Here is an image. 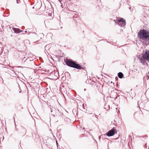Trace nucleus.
<instances>
[{
  "instance_id": "f257e3e1",
  "label": "nucleus",
  "mask_w": 149,
  "mask_h": 149,
  "mask_svg": "<svg viewBox=\"0 0 149 149\" xmlns=\"http://www.w3.org/2000/svg\"><path fill=\"white\" fill-rule=\"evenodd\" d=\"M64 62L66 65L69 67L76 68L77 69L80 70L84 69L81 65L77 63L75 61L71 59H69L67 58L64 60Z\"/></svg>"
},
{
  "instance_id": "f03ea898",
  "label": "nucleus",
  "mask_w": 149,
  "mask_h": 149,
  "mask_svg": "<svg viewBox=\"0 0 149 149\" xmlns=\"http://www.w3.org/2000/svg\"><path fill=\"white\" fill-rule=\"evenodd\" d=\"M138 36L141 39L145 42L148 40L149 42V32L148 31L143 29L140 30L138 32Z\"/></svg>"
},
{
  "instance_id": "7ed1b4c3",
  "label": "nucleus",
  "mask_w": 149,
  "mask_h": 149,
  "mask_svg": "<svg viewBox=\"0 0 149 149\" xmlns=\"http://www.w3.org/2000/svg\"><path fill=\"white\" fill-rule=\"evenodd\" d=\"M115 22L121 27L125 26L126 24L125 20L122 18H120L116 20Z\"/></svg>"
},
{
  "instance_id": "20e7f679",
  "label": "nucleus",
  "mask_w": 149,
  "mask_h": 149,
  "mask_svg": "<svg viewBox=\"0 0 149 149\" xmlns=\"http://www.w3.org/2000/svg\"><path fill=\"white\" fill-rule=\"evenodd\" d=\"M30 61V63H29V64H30V68H29V69H30V70L31 72L32 73H33V72H34V69H32L33 68V67H35V63L33 61V58L32 57L30 58V56H29V61Z\"/></svg>"
},
{
  "instance_id": "39448f33",
  "label": "nucleus",
  "mask_w": 149,
  "mask_h": 149,
  "mask_svg": "<svg viewBox=\"0 0 149 149\" xmlns=\"http://www.w3.org/2000/svg\"><path fill=\"white\" fill-rule=\"evenodd\" d=\"M117 132V130H115L114 127H113L111 130L106 133V135L108 136H111L116 134Z\"/></svg>"
},
{
  "instance_id": "423d86ee",
  "label": "nucleus",
  "mask_w": 149,
  "mask_h": 149,
  "mask_svg": "<svg viewBox=\"0 0 149 149\" xmlns=\"http://www.w3.org/2000/svg\"><path fill=\"white\" fill-rule=\"evenodd\" d=\"M143 59L146 61L149 58V50H146L141 54Z\"/></svg>"
},
{
  "instance_id": "0eeeda50",
  "label": "nucleus",
  "mask_w": 149,
  "mask_h": 149,
  "mask_svg": "<svg viewBox=\"0 0 149 149\" xmlns=\"http://www.w3.org/2000/svg\"><path fill=\"white\" fill-rule=\"evenodd\" d=\"M29 8L30 10L32 9H33V12H35L36 10L35 9L33 4L29 0Z\"/></svg>"
},
{
  "instance_id": "6e6552de",
  "label": "nucleus",
  "mask_w": 149,
  "mask_h": 149,
  "mask_svg": "<svg viewBox=\"0 0 149 149\" xmlns=\"http://www.w3.org/2000/svg\"><path fill=\"white\" fill-rule=\"evenodd\" d=\"M30 86V87L29 88V93L30 94V95H35V91L34 89L32 88L31 87L30 84L29 83V87Z\"/></svg>"
},
{
  "instance_id": "1a4fd4ad",
  "label": "nucleus",
  "mask_w": 149,
  "mask_h": 149,
  "mask_svg": "<svg viewBox=\"0 0 149 149\" xmlns=\"http://www.w3.org/2000/svg\"><path fill=\"white\" fill-rule=\"evenodd\" d=\"M138 59L140 61L141 63L143 65H146V64H147V63L145 61H146V60L143 59L141 57V58H139Z\"/></svg>"
},
{
  "instance_id": "9d476101",
  "label": "nucleus",
  "mask_w": 149,
  "mask_h": 149,
  "mask_svg": "<svg viewBox=\"0 0 149 149\" xmlns=\"http://www.w3.org/2000/svg\"><path fill=\"white\" fill-rule=\"evenodd\" d=\"M13 30L14 32L16 33H19L22 31V30L18 28H15Z\"/></svg>"
},
{
  "instance_id": "9b49d317",
  "label": "nucleus",
  "mask_w": 149,
  "mask_h": 149,
  "mask_svg": "<svg viewBox=\"0 0 149 149\" xmlns=\"http://www.w3.org/2000/svg\"><path fill=\"white\" fill-rule=\"evenodd\" d=\"M118 77L120 79H122L124 76L122 72H119L118 73Z\"/></svg>"
},
{
  "instance_id": "f8f14e48",
  "label": "nucleus",
  "mask_w": 149,
  "mask_h": 149,
  "mask_svg": "<svg viewBox=\"0 0 149 149\" xmlns=\"http://www.w3.org/2000/svg\"><path fill=\"white\" fill-rule=\"evenodd\" d=\"M72 111L74 115L77 114L78 112L76 109H73Z\"/></svg>"
},
{
  "instance_id": "ddd939ff",
  "label": "nucleus",
  "mask_w": 149,
  "mask_h": 149,
  "mask_svg": "<svg viewBox=\"0 0 149 149\" xmlns=\"http://www.w3.org/2000/svg\"><path fill=\"white\" fill-rule=\"evenodd\" d=\"M76 13V12L75 11H71L70 13V14L72 15V17H73V16Z\"/></svg>"
},
{
  "instance_id": "4468645a",
  "label": "nucleus",
  "mask_w": 149,
  "mask_h": 149,
  "mask_svg": "<svg viewBox=\"0 0 149 149\" xmlns=\"http://www.w3.org/2000/svg\"><path fill=\"white\" fill-rule=\"evenodd\" d=\"M77 14L76 13L73 16V17H72L73 19V20H75V18H77Z\"/></svg>"
},
{
  "instance_id": "2eb2a0df",
  "label": "nucleus",
  "mask_w": 149,
  "mask_h": 149,
  "mask_svg": "<svg viewBox=\"0 0 149 149\" xmlns=\"http://www.w3.org/2000/svg\"><path fill=\"white\" fill-rule=\"evenodd\" d=\"M24 84L25 85V86H26V87L27 88V95H28V88H27V87L26 85V84L25 83H24Z\"/></svg>"
},
{
  "instance_id": "dca6fc26",
  "label": "nucleus",
  "mask_w": 149,
  "mask_h": 149,
  "mask_svg": "<svg viewBox=\"0 0 149 149\" xmlns=\"http://www.w3.org/2000/svg\"><path fill=\"white\" fill-rule=\"evenodd\" d=\"M32 34L33 35V36L34 37H37V35L36 33H32Z\"/></svg>"
},
{
  "instance_id": "f3484780",
  "label": "nucleus",
  "mask_w": 149,
  "mask_h": 149,
  "mask_svg": "<svg viewBox=\"0 0 149 149\" xmlns=\"http://www.w3.org/2000/svg\"><path fill=\"white\" fill-rule=\"evenodd\" d=\"M109 140V139L107 138H104V140L105 141H108Z\"/></svg>"
},
{
  "instance_id": "a211bd4d",
  "label": "nucleus",
  "mask_w": 149,
  "mask_h": 149,
  "mask_svg": "<svg viewBox=\"0 0 149 149\" xmlns=\"http://www.w3.org/2000/svg\"><path fill=\"white\" fill-rule=\"evenodd\" d=\"M20 0H17L16 2L17 3H20Z\"/></svg>"
},
{
  "instance_id": "6ab92c4d",
  "label": "nucleus",
  "mask_w": 149,
  "mask_h": 149,
  "mask_svg": "<svg viewBox=\"0 0 149 149\" xmlns=\"http://www.w3.org/2000/svg\"><path fill=\"white\" fill-rule=\"evenodd\" d=\"M51 112H52V111L53 110H56V109L55 108H54L52 109L51 108Z\"/></svg>"
},
{
  "instance_id": "aec40b11",
  "label": "nucleus",
  "mask_w": 149,
  "mask_h": 149,
  "mask_svg": "<svg viewBox=\"0 0 149 149\" xmlns=\"http://www.w3.org/2000/svg\"><path fill=\"white\" fill-rule=\"evenodd\" d=\"M38 42H39L38 40H37V41H36L35 42H33V43H36L37 44H38Z\"/></svg>"
},
{
  "instance_id": "412c9836",
  "label": "nucleus",
  "mask_w": 149,
  "mask_h": 149,
  "mask_svg": "<svg viewBox=\"0 0 149 149\" xmlns=\"http://www.w3.org/2000/svg\"><path fill=\"white\" fill-rule=\"evenodd\" d=\"M147 74H148V73L147 74V76H146V78L147 77V79H148L149 78V76L148 75H147Z\"/></svg>"
},
{
  "instance_id": "4be33fe9",
  "label": "nucleus",
  "mask_w": 149,
  "mask_h": 149,
  "mask_svg": "<svg viewBox=\"0 0 149 149\" xmlns=\"http://www.w3.org/2000/svg\"><path fill=\"white\" fill-rule=\"evenodd\" d=\"M59 2H60L61 4V1L62 0H58Z\"/></svg>"
},
{
  "instance_id": "5701e85b",
  "label": "nucleus",
  "mask_w": 149,
  "mask_h": 149,
  "mask_svg": "<svg viewBox=\"0 0 149 149\" xmlns=\"http://www.w3.org/2000/svg\"><path fill=\"white\" fill-rule=\"evenodd\" d=\"M142 10L143 11V14H144L145 12L144 11V9H143Z\"/></svg>"
},
{
  "instance_id": "b1692460",
  "label": "nucleus",
  "mask_w": 149,
  "mask_h": 149,
  "mask_svg": "<svg viewBox=\"0 0 149 149\" xmlns=\"http://www.w3.org/2000/svg\"><path fill=\"white\" fill-rule=\"evenodd\" d=\"M26 10H27H27L26 9V15H27V12H26Z\"/></svg>"
},
{
  "instance_id": "393cba45",
  "label": "nucleus",
  "mask_w": 149,
  "mask_h": 149,
  "mask_svg": "<svg viewBox=\"0 0 149 149\" xmlns=\"http://www.w3.org/2000/svg\"><path fill=\"white\" fill-rule=\"evenodd\" d=\"M56 144L57 146H58V143L57 141V140H56Z\"/></svg>"
},
{
  "instance_id": "a878e982",
  "label": "nucleus",
  "mask_w": 149,
  "mask_h": 149,
  "mask_svg": "<svg viewBox=\"0 0 149 149\" xmlns=\"http://www.w3.org/2000/svg\"><path fill=\"white\" fill-rule=\"evenodd\" d=\"M21 129H24V127H22V126L21 127Z\"/></svg>"
},
{
  "instance_id": "bb28decb",
  "label": "nucleus",
  "mask_w": 149,
  "mask_h": 149,
  "mask_svg": "<svg viewBox=\"0 0 149 149\" xmlns=\"http://www.w3.org/2000/svg\"><path fill=\"white\" fill-rule=\"evenodd\" d=\"M146 61H148V62L149 63V58L148 59H147V60H146Z\"/></svg>"
},
{
  "instance_id": "cd10ccee",
  "label": "nucleus",
  "mask_w": 149,
  "mask_h": 149,
  "mask_svg": "<svg viewBox=\"0 0 149 149\" xmlns=\"http://www.w3.org/2000/svg\"><path fill=\"white\" fill-rule=\"evenodd\" d=\"M115 79L116 80L118 79V77H116L115 78Z\"/></svg>"
},
{
  "instance_id": "c85d7f7f",
  "label": "nucleus",
  "mask_w": 149,
  "mask_h": 149,
  "mask_svg": "<svg viewBox=\"0 0 149 149\" xmlns=\"http://www.w3.org/2000/svg\"><path fill=\"white\" fill-rule=\"evenodd\" d=\"M18 87H19V89H20V86H19V84H18Z\"/></svg>"
},
{
  "instance_id": "c756f323",
  "label": "nucleus",
  "mask_w": 149,
  "mask_h": 149,
  "mask_svg": "<svg viewBox=\"0 0 149 149\" xmlns=\"http://www.w3.org/2000/svg\"><path fill=\"white\" fill-rule=\"evenodd\" d=\"M144 137H145V138H146V137L147 138V137H148V136H147V135L145 136H144Z\"/></svg>"
},
{
  "instance_id": "7c9ffc66",
  "label": "nucleus",
  "mask_w": 149,
  "mask_h": 149,
  "mask_svg": "<svg viewBox=\"0 0 149 149\" xmlns=\"http://www.w3.org/2000/svg\"><path fill=\"white\" fill-rule=\"evenodd\" d=\"M144 137H145V138H146V137L147 138V137H148V136H147V135L145 136H144Z\"/></svg>"
},
{
  "instance_id": "2f4dec72",
  "label": "nucleus",
  "mask_w": 149,
  "mask_h": 149,
  "mask_svg": "<svg viewBox=\"0 0 149 149\" xmlns=\"http://www.w3.org/2000/svg\"><path fill=\"white\" fill-rule=\"evenodd\" d=\"M22 92V90H20V91H19V93H21Z\"/></svg>"
},
{
  "instance_id": "473e14b6",
  "label": "nucleus",
  "mask_w": 149,
  "mask_h": 149,
  "mask_svg": "<svg viewBox=\"0 0 149 149\" xmlns=\"http://www.w3.org/2000/svg\"><path fill=\"white\" fill-rule=\"evenodd\" d=\"M61 6L62 8H63V5H62V4H61Z\"/></svg>"
},
{
  "instance_id": "72a5a7b5",
  "label": "nucleus",
  "mask_w": 149,
  "mask_h": 149,
  "mask_svg": "<svg viewBox=\"0 0 149 149\" xmlns=\"http://www.w3.org/2000/svg\"><path fill=\"white\" fill-rule=\"evenodd\" d=\"M24 32H25V33H26V32H27V31H24Z\"/></svg>"
},
{
  "instance_id": "f704fd0d",
  "label": "nucleus",
  "mask_w": 149,
  "mask_h": 149,
  "mask_svg": "<svg viewBox=\"0 0 149 149\" xmlns=\"http://www.w3.org/2000/svg\"><path fill=\"white\" fill-rule=\"evenodd\" d=\"M52 116H53L54 117L55 116L54 114H52Z\"/></svg>"
},
{
  "instance_id": "c9c22d12",
  "label": "nucleus",
  "mask_w": 149,
  "mask_h": 149,
  "mask_svg": "<svg viewBox=\"0 0 149 149\" xmlns=\"http://www.w3.org/2000/svg\"><path fill=\"white\" fill-rule=\"evenodd\" d=\"M129 9L130 10V9H131V7H129Z\"/></svg>"
},
{
  "instance_id": "e433bc0d",
  "label": "nucleus",
  "mask_w": 149,
  "mask_h": 149,
  "mask_svg": "<svg viewBox=\"0 0 149 149\" xmlns=\"http://www.w3.org/2000/svg\"><path fill=\"white\" fill-rule=\"evenodd\" d=\"M146 65H148V63H147V64H146Z\"/></svg>"
},
{
  "instance_id": "4c0bfd02",
  "label": "nucleus",
  "mask_w": 149,
  "mask_h": 149,
  "mask_svg": "<svg viewBox=\"0 0 149 149\" xmlns=\"http://www.w3.org/2000/svg\"><path fill=\"white\" fill-rule=\"evenodd\" d=\"M66 73L68 74V72H66L65 73V74H66Z\"/></svg>"
},
{
  "instance_id": "58836bf2",
  "label": "nucleus",
  "mask_w": 149,
  "mask_h": 149,
  "mask_svg": "<svg viewBox=\"0 0 149 149\" xmlns=\"http://www.w3.org/2000/svg\"><path fill=\"white\" fill-rule=\"evenodd\" d=\"M87 80L86 81V83H87Z\"/></svg>"
},
{
  "instance_id": "ea45409f",
  "label": "nucleus",
  "mask_w": 149,
  "mask_h": 149,
  "mask_svg": "<svg viewBox=\"0 0 149 149\" xmlns=\"http://www.w3.org/2000/svg\"><path fill=\"white\" fill-rule=\"evenodd\" d=\"M1 138H0V141H1Z\"/></svg>"
},
{
  "instance_id": "a19ab883",
  "label": "nucleus",
  "mask_w": 149,
  "mask_h": 149,
  "mask_svg": "<svg viewBox=\"0 0 149 149\" xmlns=\"http://www.w3.org/2000/svg\"><path fill=\"white\" fill-rule=\"evenodd\" d=\"M84 129H85V128H84H84H83V129L84 130Z\"/></svg>"
},
{
  "instance_id": "79ce46f5",
  "label": "nucleus",
  "mask_w": 149,
  "mask_h": 149,
  "mask_svg": "<svg viewBox=\"0 0 149 149\" xmlns=\"http://www.w3.org/2000/svg\"><path fill=\"white\" fill-rule=\"evenodd\" d=\"M17 130H18V129H16V131H17Z\"/></svg>"
},
{
  "instance_id": "37998d69",
  "label": "nucleus",
  "mask_w": 149,
  "mask_h": 149,
  "mask_svg": "<svg viewBox=\"0 0 149 149\" xmlns=\"http://www.w3.org/2000/svg\"><path fill=\"white\" fill-rule=\"evenodd\" d=\"M13 118H14V120H15V117H13Z\"/></svg>"
},
{
  "instance_id": "c03bdc74",
  "label": "nucleus",
  "mask_w": 149,
  "mask_h": 149,
  "mask_svg": "<svg viewBox=\"0 0 149 149\" xmlns=\"http://www.w3.org/2000/svg\"><path fill=\"white\" fill-rule=\"evenodd\" d=\"M86 89H84V91H86Z\"/></svg>"
},
{
  "instance_id": "a18cd8bd",
  "label": "nucleus",
  "mask_w": 149,
  "mask_h": 149,
  "mask_svg": "<svg viewBox=\"0 0 149 149\" xmlns=\"http://www.w3.org/2000/svg\"><path fill=\"white\" fill-rule=\"evenodd\" d=\"M148 75H149V72H148Z\"/></svg>"
},
{
  "instance_id": "49530a36",
  "label": "nucleus",
  "mask_w": 149,
  "mask_h": 149,
  "mask_svg": "<svg viewBox=\"0 0 149 149\" xmlns=\"http://www.w3.org/2000/svg\"><path fill=\"white\" fill-rule=\"evenodd\" d=\"M24 132H25L26 131L25 130H24Z\"/></svg>"
},
{
  "instance_id": "de8ad7c7",
  "label": "nucleus",
  "mask_w": 149,
  "mask_h": 149,
  "mask_svg": "<svg viewBox=\"0 0 149 149\" xmlns=\"http://www.w3.org/2000/svg\"><path fill=\"white\" fill-rule=\"evenodd\" d=\"M83 108H84V109H85L84 108V107H83Z\"/></svg>"
},
{
  "instance_id": "09e8293b",
  "label": "nucleus",
  "mask_w": 149,
  "mask_h": 149,
  "mask_svg": "<svg viewBox=\"0 0 149 149\" xmlns=\"http://www.w3.org/2000/svg\"><path fill=\"white\" fill-rule=\"evenodd\" d=\"M18 67L20 68V67H22L21 66H19V67Z\"/></svg>"
},
{
  "instance_id": "8fccbe9b",
  "label": "nucleus",
  "mask_w": 149,
  "mask_h": 149,
  "mask_svg": "<svg viewBox=\"0 0 149 149\" xmlns=\"http://www.w3.org/2000/svg\"><path fill=\"white\" fill-rule=\"evenodd\" d=\"M25 58V57H24V58H23V59H24V58Z\"/></svg>"
},
{
  "instance_id": "3c124183",
  "label": "nucleus",
  "mask_w": 149,
  "mask_h": 149,
  "mask_svg": "<svg viewBox=\"0 0 149 149\" xmlns=\"http://www.w3.org/2000/svg\"><path fill=\"white\" fill-rule=\"evenodd\" d=\"M26 83L27 84H28V82H26Z\"/></svg>"
},
{
  "instance_id": "603ef678",
  "label": "nucleus",
  "mask_w": 149,
  "mask_h": 149,
  "mask_svg": "<svg viewBox=\"0 0 149 149\" xmlns=\"http://www.w3.org/2000/svg\"><path fill=\"white\" fill-rule=\"evenodd\" d=\"M20 146L21 148H22V147H21V145H20Z\"/></svg>"
},
{
  "instance_id": "864d4df0",
  "label": "nucleus",
  "mask_w": 149,
  "mask_h": 149,
  "mask_svg": "<svg viewBox=\"0 0 149 149\" xmlns=\"http://www.w3.org/2000/svg\"><path fill=\"white\" fill-rule=\"evenodd\" d=\"M142 138H144V137L142 136Z\"/></svg>"
},
{
  "instance_id": "5fc2aeb1",
  "label": "nucleus",
  "mask_w": 149,
  "mask_h": 149,
  "mask_svg": "<svg viewBox=\"0 0 149 149\" xmlns=\"http://www.w3.org/2000/svg\"><path fill=\"white\" fill-rule=\"evenodd\" d=\"M95 117H96V118H97V117H96V116H95Z\"/></svg>"
},
{
  "instance_id": "6e6d98bb",
  "label": "nucleus",
  "mask_w": 149,
  "mask_h": 149,
  "mask_svg": "<svg viewBox=\"0 0 149 149\" xmlns=\"http://www.w3.org/2000/svg\"><path fill=\"white\" fill-rule=\"evenodd\" d=\"M95 117H96V118H97V117H96V116H95Z\"/></svg>"
},
{
  "instance_id": "4d7b16f0",
  "label": "nucleus",
  "mask_w": 149,
  "mask_h": 149,
  "mask_svg": "<svg viewBox=\"0 0 149 149\" xmlns=\"http://www.w3.org/2000/svg\"><path fill=\"white\" fill-rule=\"evenodd\" d=\"M95 117H96V118H97V117H96V116H95Z\"/></svg>"
},
{
  "instance_id": "13d9d810",
  "label": "nucleus",
  "mask_w": 149,
  "mask_h": 149,
  "mask_svg": "<svg viewBox=\"0 0 149 149\" xmlns=\"http://www.w3.org/2000/svg\"><path fill=\"white\" fill-rule=\"evenodd\" d=\"M24 3H25V1H24Z\"/></svg>"
},
{
  "instance_id": "bf43d9fd",
  "label": "nucleus",
  "mask_w": 149,
  "mask_h": 149,
  "mask_svg": "<svg viewBox=\"0 0 149 149\" xmlns=\"http://www.w3.org/2000/svg\"><path fill=\"white\" fill-rule=\"evenodd\" d=\"M104 136H105V134H104L103 135Z\"/></svg>"
},
{
  "instance_id": "052dcab7",
  "label": "nucleus",
  "mask_w": 149,
  "mask_h": 149,
  "mask_svg": "<svg viewBox=\"0 0 149 149\" xmlns=\"http://www.w3.org/2000/svg\"><path fill=\"white\" fill-rule=\"evenodd\" d=\"M148 149H149V148H148Z\"/></svg>"
}]
</instances>
